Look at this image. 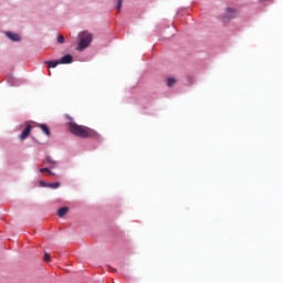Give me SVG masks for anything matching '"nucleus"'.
I'll list each match as a JSON object with an SVG mask.
<instances>
[{
	"instance_id": "nucleus-6",
	"label": "nucleus",
	"mask_w": 283,
	"mask_h": 283,
	"mask_svg": "<svg viewBox=\"0 0 283 283\" xmlns=\"http://www.w3.org/2000/svg\"><path fill=\"white\" fill-rule=\"evenodd\" d=\"M67 211H69L67 207H62L57 210L56 214L59 218H63V216L67 214Z\"/></svg>"
},
{
	"instance_id": "nucleus-1",
	"label": "nucleus",
	"mask_w": 283,
	"mask_h": 283,
	"mask_svg": "<svg viewBox=\"0 0 283 283\" xmlns=\"http://www.w3.org/2000/svg\"><path fill=\"white\" fill-rule=\"evenodd\" d=\"M69 132H71L73 136H77L78 138H94L95 136H97L96 130L87 126L78 125L74 122L69 123Z\"/></svg>"
},
{
	"instance_id": "nucleus-16",
	"label": "nucleus",
	"mask_w": 283,
	"mask_h": 283,
	"mask_svg": "<svg viewBox=\"0 0 283 283\" xmlns=\"http://www.w3.org/2000/svg\"><path fill=\"white\" fill-rule=\"evenodd\" d=\"M50 260H51L50 253L45 252L44 253V262H50Z\"/></svg>"
},
{
	"instance_id": "nucleus-17",
	"label": "nucleus",
	"mask_w": 283,
	"mask_h": 283,
	"mask_svg": "<svg viewBox=\"0 0 283 283\" xmlns=\"http://www.w3.org/2000/svg\"><path fill=\"white\" fill-rule=\"evenodd\" d=\"M41 187H48V184L45 181H40Z\"/></svg>"
},
{
	"instance_id": "nucleus-10",
	"label": "nucleus",
	"mask_w": 283,
	"mask_h": 283,
	"mask_svg": "<svg viewBox=\"0 0 283 283\" xmlns=\"http://www.w3.org/2000/svg\"><path fill=\"white\" fill-rule=\"evenodd\" d=\"M44 163L48 165H52V167H56L59 165V163H56L55 160H52V157H46Z\"/></svg>"
},
{
	"instance_id": "nucleus-11",
	"label": "nucleus",
	"mask_w": 283,
	"mask_h": 283,
	"mask_svg": "<svg viewBox=\"0 0 283 283\" xmlns=\"http://www.w3.org/2000/svg\"><path fill=\"white\" fill-rule=\"evenodd\" d=\"M176 83H177L176 78H174V77H168L167 78V86L168 87H174V85H176Z\"/></svg>"
},
{
	"instance_id": "nucleus-15",
	"label": "nucleus",
	"mask_w": 283,
	"mask_h": 283,
	"mask_svg": "<svg viewBox=\"0 0 283 283\" xmlns=\"http://www.w3.org/2000/svg\"><path fill=\"white\" fill-rule=\"evenodd\" d=\"M57 43H65V38L63 35H59Z\"/></svg>"
},
{
	"instance_id": "nucleus-9",
	"label": "nucleus",
	"mask_w": 283,
	"mask_h": 283,
	"mask_svg": "<svg viewBox=\"0 0 283 283\" xmlns=\"http://www.w3.org/2000/svg\"><path fill=\"white\" fill-rule=\"evenodd\" d=\"M40 129H42V132L45 134V136H50V127H48V125L45 124H40L39 125Z\"/></svg>"
},
{
	"instance_id": "nucleus-5",
	"label": "nucleus",
	"mask_w": 283,
	"mask_h": 283,
	"mask_svg": "<svg viewBox=\"0 0 283 283\" xmlns=\"http://www.w3.org/2000/svg\"><path fill=\"white\" fill-rule=\"evenodd\" d=\"M235 17H238L235 9L228 8L226 11V19H235Z\"/></svg>"
},
{
	"instance_id": "nucleus-3",
	"label": "nucleus",
	"mask_w": 283,
	"mask_h": 283,
	"mask_svg": "<svg viewBox=\"0 0 283 283\" xmlns=\"http://www.w3.org/2000/svg\"><path fill=\"white\" fill-rule=\"evenodd\" d=\"M32 132V125L28 124L27 127L23 129V132L20 135V140H25L28 136H30V133Z\"/></svg>"
},
{
	"instance_id": "nucleus-2",
	"label": "nucleus",
	"mask_w": 283,
	"mask_h": 283,
	"mask_svg": "<svg viewBox=\"0 0 283 283\" xmlns=\"http://www.w3.org/2000/svg\"><path fill=\"white\" fill-rule=\"evenodd\" d=\"M92 43V35L88 32H82L80 33V50H85V48H90V44Z\"/></svg>"
},
{
	"instance_id": "nucleus-8",
	"label": "nucleus",
	"mask_w": 283,
	"mask_h": 283,
	"mask_svg": "<svg viewBox=\"0 0 283 283\" xmlns=\"http://www.w3.org/2000/svg\"><path fill=\"white\" fill-rule=\"evenodd\" d=\"M45 64L49 65V67H56L57 65H61V62L60 60H54V61H46Z\"/></svg>"
},
{
	"instance_id": "nucleus-4",
	"label": "nucleus",
	"mask_w": 283,
	"mask_h": 283,
	"mask_svg": "<svg viewBox=\"0 0 283 283\" xmlns=\"http://www.w3.org/2000/svg\"><path fill=\"white\" fill-rule=\"evenodd\" d=\"M74 60L72 55L66 54L60 59V65H70Z\"/></svg>"
},
{
	"instance_id": "nucleus-7",
	"label": "nucleus",
	"mask_w": 283,
	"mask_h": 283,
	"mask_svg": "<svg viewBox=\"0 0 283 283\" xmlns=\"http://www.w3.org/2000/svg\"><path fill=\"white\" fill-rule=\"evenodd\" d=\"M7 36H8V39H10L11 41H19V40H20L19 34L13 33V32H7Z\"/></svg>"
},
{
	"instance_id": "nucleus-18",
	"label": "nucleus",
	"mask_w": 283,
	"mask_h": 283,
	"mask_svg": "<svg viewBox=\"0 0 283 283\" xmlns=\"http://www.w3.org/2000/svg\"><path fill=\"white\" fill-rule=\"evenodd\" d=\"M66 118H69V120H72V117H70V115H66Z\"/></svg>"
},
{
	"instance_id": "nucleus-14",
	"label": "nucleus",
	"mask_w": 283,
	"mask_h": 283,
	"mask_svg": "<svg viewBox=\"0 0 283 283\" xmlns=\"http://www.w3.org/2000/svg\"><path fill=\"white\" fill-rule=\"evenodd\" d=\"M40 171L41 174H44V171H48L50 176H54V172H52L49 168H41Z\"/></svg>"
},
{
	"instance_id": "nucleus-13",
	"label": "nucleus",
	"mask_w": 283,
	"mask_h": 283,
	"mask_svg": "<svg viewBox=\"0 0 283 283\" xmlns=\"http://www.w3.org/2000/svg\"><path fill=\"white\" fill-rule=\"evenodd\" d=\"M123 8V0L117 1L116 10L117 12H120V9Z\"/></svg>"
},
{
	"instance_id": "nucleus-12",
	"label": "nucleus",
	"mask_w": 283,
	"mask_h": 283,
	"mask_svg": "<svg viewBox=\"0 0 283 283\" xmlns=\"http://www.w3.org/2000/svg\"><path fill=\"white\" fill-rule=\"evenodd\" d=\"M48 187H50V189H59L61 187V184L52 182V184H48Z\"/></svg>"
}]
</instances>
